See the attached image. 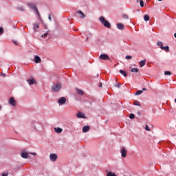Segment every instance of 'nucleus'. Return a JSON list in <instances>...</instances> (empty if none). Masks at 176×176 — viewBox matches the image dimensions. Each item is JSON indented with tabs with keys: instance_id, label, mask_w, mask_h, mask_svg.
<instances>
[{
	"instance_id": "1",
	"label": "nucleus",
	"mask_w": 176,
	"mask_h": 176,
	"mask_svg": "<svg viewBox=\"0 0 176 176\" xmlns=\"http://www.w3.org/2000/svg\"><path fill=\"white\" fill-rule=\"evenodd\" d=\"M100 22H101V23L102 25H104V26H105V28H107L108 29H110L111 28V23H109V22L108 21H106V19L104 16L100 17Z\"/></svg>"
},
{
	"instance_id": "2",
	"label": "nucleus",
	"mask_w": 176,
	"mask_h": 176,
	"mask_svg": "<svg viewBox=\"0 0 176 176\" xmlns=\"http://www.w3.org/2000/svg\"><path fill=\"white\" fill-rule=\"evenodd\" d=\"M28 6L30 8H31V10H34V11H36V12L37 13L38 16H40V12L36 6V4H34V3H28Z\"/></svg>"
},
{
	"instance_id": "3",
	"label": "nucleus",
	"mask_w": 176,
	"mask_h": 176,
	"mask_svg": "<svg viewBox=\"0 0 176 176\" xmlns=\"http://www.w3.org/2000/svg\"><path fill=\"white\" fill-rule=\"evenodd\" d=\"M157 45L160 47L161 50H164L167 52L170 51L168 45H167L166 47H164V43H162V41H157Z\"/></svg>"
},
{
	"instance_id": "4",
	"label": "nucleus",
	"mask_w": 176,
	"mask_h": 176,
	"mask_svg": "<svg viewBox=\"0 0 176 176\" xmlns=\"http://www.w3.org/2000/svg\"><path fill=\"white\" fill-rule=\"evenodd\" d=\"M61 88V84H54V85H52V91H54V92H58V91H60Z\"/></svg>"
},
{
	"instance_id": "5",
	"label": "nucleus",
	"mask_w": 176,
	"mask_h": 176,
	"mask_svg": "<svg viewBox=\"0 0 176 176\" xmlns=\"http://www.w3.org/2000/svg\"><path fill=\"white\" fill-rule=\"evenodd\" d=\"M120 153H121V157H123L124 158L126 157L127 150L126 147H124V146H123L122 148H121Z\"/></svg>"
},
{
	"instance_id": "6",
	"label": "nucleus",
	"mask_w": 176,
	"mask_h": 176,
	"mask_svg": "<svg viewBox=\"0 0 176 176\" xmlns=\"http://www.w3.org/2000/svg\"><path fill=\"white\" fill-rule=\"evenodd\" d=\"M100 59H102L103 60H109L110 58H109V55H107L106 54H102L100 56Z\"/></svg>"
},
{
	"instance_id": "7",
	"label": "nucleus",
	"mask_w": 176,
	"mask_h": 176,
	"mask_svg": "<svg viewBox=\"0 0 176 176\" xmlns=\"http://www.w3.org/2000/svg\"><path fill=\"white\" fill-rule=\"evenodd\" d=\"M50 158L51 161L55 162V161H56V160L58 158V155H57V154L52 153V154H50Z\"/></svg>"
},
{
	"instance_id": "8",
	"label": "nucleus",
	"mask_w": 176,
	"mask_h": 176,
	"mask_svg": "<svg viewBox=\"0 0 176 176\" xmlns=\"http://www.w3.org/2000/svg\"><path fill=\"white\" fill-rule=\"evenodd\" d=\"M65 102H67V99L64 96H62V98H60L59 100H58V104H64L65 103Z\"/></svg>"
},
{
	"instance_id": "9",
	"label": "nucleus",
	"mask_w": 176,
	"mask_h": 176,
	"mask_svg": "<svg viewBox=\"0 0 176 176\" xmlns=\"http://www.w3.org/2000/svg\"><path fill=\"white\" fill-rule=\"evenodd\" d=\"M9 103H10V104H11L12 106H16V102L14 98H13V97H11V98H10Z\"/></svg>"
},
{
	"instance_id": "10",
	"label": "nucleus",
	"mask_w": 176,
	"mask_h": 176,
	"mask_svg": "<svg viewBox=\"0 0 176 176\" xmlns=\"http://www.w3.org/2000/svg\"><path fill=\"white\" fill-rule=\"evenodd\" d=\"M27 82L29 84V85L36 84V81L34 78H28V80H27Z\"/></svg>"
},
{
	"instance_id": "11",
	"label": "nucleus",
	"mask_w": 176,
	"mask_h": 176,
	"mask_svg": "<svg viewBox=\"0 0 176 176\" xmlns=\"http://www.w3.org/2000/svg\"><path fill=\"white\" fill-rule=\"evenodd\" d=\"M76 116L78 118H86L85 114H84V113H82L81 111H78Z\"/></svg>"
},
{
	"instance_id": "12",
	"label": "nucleus",
	"mask_w": 176,
	"mask_h": 176,
	"mask_svg": "<svg viewBox=\"0 0 176 176\" xmlns=\"http://www.w3.org/2000/svg\"><path fill=\"white\" fill-rule=\"evenodd\" d=\"M34 62L35 63H40L41 62V58H40V56L38 55H36L34 56Z\"/></svg>"
},
{
	"instance_id": "13",
	"label": "nucleus",
	"mask_w": 176,
	"mask_h": 176,
	"mask_svg": "<svg viewBox=\"0 0 176 176\" xmlns=\"http://www.w3.org/2000/svg\"><path fill=\"white\" fill-rule=\"evenodd\" d=\"M29 153H27V151H22L21 153V157L23 158H28Z\"/></svg>"
},
{
	"instance_id": "14",
	"label": "nucleus",
	"mask_w": 176,
	"mask_h": 176,
	"mask_svg": "<svg viewBox=\"0 0 176 176\" xmlns=\"http://www.w3.org/2000/svg\"><path fill=\"white\" fill-rule=\"evenodd\" d=\"M90 129L89 125H85L82 128V132H88Z\"/></svg>"
},
{
	"instance_id": "15",
	"label": "nucleus",
	"mask_w": 176,
	"mask_h": 176,
	"mask_svg": "<svg viewBox=\"0 0 176 176\" xmlns=\"http://www.w3.org/2000/svg\"><path fill=\"white\" fill-rule=\"evenodd\" d=\"M117 28L118 29H120V30H123L124 29V26L122 23H117Z\"/></svg>"
},
{
	"instance_id": "16",
	"label": "nucleus",
	"mask_w": 176,
	"mask_h": 176,
	"mask_svg": "<svg viewBox=\"0 0 176 176\" xmlns=\"http://www.w3.org/2000/svg\"><path fill=\"white\" fill-rule=\"evenodd\" d=\"M76 94L78 95H84V92L82 89H80L79 88H76Z\"/></svg>"
},
{
	"instance_id": "17",
	"label": "nucleus",
	"mask_w": 176,
	"mask_h": 176,
	"mask_svg": "<svg viewBox=\"0 0 176 176\" xmlns=\"http://www.w3.org/2000/svg\"><path fill=\"white\" fill-rule=\"evenodd\" d=\"M54 130L57 133H61L63 132V128H60L59 126L54 128Z\"/></svg>"
},
{
	"instance_id": "18",
	"label": "nucleus",
	"mask_w": 176,
	"mask_h": 176,
	"mask_svg": "<svg viewBox=\"0 0 176 176\" xmlns=\"http://www.w3.org/2000/svg\"><path fill=\"white\" fill-rule=\"evenodd\" d=\"M146 63V60H140V62H139V65H140V67H143L144 66H145Z\"/></svg>"
},
{
	"instance_id": "19",
	"label": "nucleus",
	"mask_w": 176,
	"mask_h": 176,
	"mask_svg": "<svg viewBox=\"0 0 176 176\" xmlns=\"http://www.w3.org/2000/svg\"><path fill=\"white\" fill-rule=\"evenodd\" d=\"M78 14H80V18L83 19L85 18L86 15L82 12V11H78Z\"/></svg>"
},
{
	"instance_id": "20",
	"label": "nucleus",
	"mask_w": 176,
	"mask_h": 176,
	"mask_svg": "<svg viewBox=\"0 0 176 176\" xmlns=\"http://www.w3.org/2000/svg\"><path fill=\"white\" fill-rule=\"evenodd\" d=\"M39 28H40L39 23H34V28H33L34 31H36V29H39Z\"/></svg>"
},
{
	"instance_id": "21",
	"label": "nucleus",
	"mask_w": 176,
	"mask_h": 176,
	"mask_svg": "<svg viewBox=\"0 0 176 176\" xmlns=\"http://www.w3.org/2000/svg\"><path fill=\"white\" fill-rule=\"evenodd\" d=\"M120 73L124 76V77H127V73L124 70H120Z\"/></svg>"
},
{
	"instance_id": "22",
	"label": "nucleus",
	"mask_w": 176,
	"mask_h": 176,
	"mask_svg": "<svg viewBox=\"0 0 176 176\" xmlns=\"http://www.w3.org/2000/svg\"><path fill=\"white\" fill-rule=\"evenodd\" d=\"M144 20L145 21V22H148V21H150L149 15H144Z\"/></svg>"
},
{
	"instance_id": "23",
	"label": "nucleus",
	"mask_w": 176,
	"mask_h": 176,
	"mask_svg": "<svg viewBox=\"0 0 176 176\" xmlns=\"http://www.w3.org/2000/svg\"><path fill=\"white\" fill-rule=\"evenodd\" d=\"M107 176H117V175L113 172H108Z\"/></svg>"
},
{
	"instance_id": "24",
	"label": "nucleus",
	"mask_w": 176,
	"mask_h": 176,
	"mask_svg": "<svg viewBox=\"0 0 176 176\" xmlns=\"http://www.w3.org/2000/svg\"><path fill=\"white\" fill-rule=\"evenodd\" d=\"M131 72H132V73H138L139 69H135V68H132L131 69Z\"/></svg>"
},
{
	"instance_id": "25",
	"label": "nucleus",
	"mask_w": 176,
	"mask_h": 176,
	"mask_svg": "<svg viewBox=\"0 0 176 176\" xmlns=\"http://www.w3.org/2000/svg\"><path fill=\"white\" fill-rule=\"evenodd\" d=\"M134 104L135 106H141V103H140V102H138V100H135Z\"/></svg>"
},
{
	"instance_id": "26",
	"label": "nucleus",
	"mask_w": 176,
	"mask_h": 176,
	"mask_svg": "<svg viewBox=\"0 0 176 176\" xmlns=\"http://www.w3.org/2000/svg\"><path fill=\"white\" fill-rule=\"evenodd\" d=\"M141 94H143V91L139 90L135 92V95H141Z\"/></svg>"
},
{
	"instance_id": "27",
	"label": "nucleus",
	"mask_w": 176,
	"mask_h": 176,
	"mask_svg": "<svg viewBox=\"0 0 176 176\" xmlns=\"http://www.w3.org/2000/svg\"><path fill=\"white\" fill-rule=\"evenodd\" d=\"M135 116L133 113H131V114L129 115V118L131 119H133L135 118Z\"/></svg>"
},
{
	"instance_id": "28",
	"label": "nucleus",
	"mask_w": 176,
	"mask_h": 176,
	"mask_svg": "<svg viewBox=\"0 0 176 176\" xmlns=\"http://www.w3.org/2000/svg\"><path fill=\"white\" fill-rule=\"evenodd\" d=\"M3 33H4V29H3V28L0 27V36H1V34H3Z\"/></svg>"
},
{
	"instance_id": "29",
	"label": "nucleus",
	"mask_w": 176,
	"mask_h": 176,
	"mask_svg": "<svg viewBox=\"0 0 176 176\" xmlns=\"http://www.w3.org/2000/svg\"><path fill=\"white\" fill-rule=\"evenodd\" d=\"M171 72H164V74L166 75V76H170L171 75Z\"/></svg>"
},
{
	"instance_id": "30",
	"label": "nucleus",
	"mask_w": 176,
	"mask_h": 176,
	"mask_svg": "<svg viewBox=\"0 0 176 176\" xmlns=\"http://www.w3.org/2000/svg\"><path fill=\"white\" fill-rule=\"evenodd\" d=\"M132 56H131V55H126V56H125V59H132Z\"/></svg>"
},
{
	"instance_id": "31",
	"label": "nucleus",
	"mask_w": 176,
	"mask_h": 176,
	"mask_svg": "<svg viewBox=\"0 0 176 176\" xmlns=\"http://www.w3.org/2000/svg\"><path fill=\"white\" fill-rule=\"evenodd\" d=\"M140 7H144V3L143 0H140Z\"/></svg>"
},
{
	"instance_id": "32",
	"label": "nucleus",
	"mask_w": 176,
	"mask_h": 176,
	"mask_svg": "<svg viewBox=\"0 0 176 176\" xmlns=\"http://www.w3.org/2000/svg\"><path fill=\"white\" fill-rule=\"evenodd\" d=\"M115 87H116L117 88H120L121 84H120L119 82H118L117 84L115 85Z\"/></svg>"
},
{
	"instance_id": "33",
	"label": "nucleus",
	"mask_w": 176,
	"mask_h": 176,
	"mask_svg": "<svg viewBox=\"0 0 176 176\" xmlns=\"http://www.w3.org/2000/svg\"><path fill=\"white\" fill-rule=\"evenodd\" d=\"M18 10H19V11H22V12L24 11L23 7H18Z\"/></svg>"
},
{
	"instance_id": "34",
	"label": "nucleus",
	"mask_w": 176,
	"mask_h": 176,
	"mask_svg": "<svg viewBox=\"0 0 176 176\" xmlns=\"http://www.w3.org/2000/svg\"><path fill=\"white\" fill-rule=\"evenodd\" d=\"M145 129L146 131H151V129L149 128L148 125H146Z\"/></svg>"
},
{
	"instance_id": "35",
	"label": "nucleus",
	"mask_w": 176,
	"mask_h": 176,
	"mask_svg": "<svg viewBox=\"0 0 176 176\" xmlns=\"http://www.w3.org/2000/svg\"><path fill=\"white\" fill-rule=\"evenodd\" d=\"M48 19L52 21V14H50L49 16H48Z\"/></svg>"
},
{
	"instance_id": "36",
	"label": "nucleus",
	"mask_w": 176,
	"mask_h": 176,
	"mask_svg": "<svg viewBox=\"0 0 176 176\" xmlns=\"http://www.w3.org/2000/svg\"><path fill=\"white\" fill-rule=\"evenodd\" d=\"M47 34V33H45L44 34H42L41 37H46Z\"/></svg>"
},
{
	"instance_id": "37",
	"label": "nucleus",
	"mask_w": 176,
	"mask_h": 176,
	"mask_svg": "<svg viewBox=\"0 0 176 176\" xmlns=\"http://www.w3.org/2000/svg\"><path fill=\"white\" fill-rule=\"evenodd\" d=\"M8 173H2V176H8Z\"/></svg>"
},
{
	"instance_id": "38",
	"label": "nucleus",
	"mask_w": 176,
	"mask_h": 176,
	"mask_svg": "<svg viewBox=\"0 0 176 176\" xmlns=\"http://www.w3.org/2000/svg\"><path fill=\"white\" fill-rule=\"evenodd\" d=\"M13 43H14V44L15 45H18L17 41H13Z\"/></svg>"
},
{
	"instance_id": "39",
	"label": "nucleus",
	"mask_w": 176,
	"mask_h": 176,
	"mask_svg": "<svg viewBox=\"0 0 176 176\" xmlns=\"http://www.w3.org/2000/svg\"><path fill=\"white\" fill-rule=\"evenodd\" d=\"M1 76H3V77H6V74H5L4 73H1Z\"/></svg>"
},
{
	"instance_id": "40",
	"label": "nucleus",
	"mask_w": 176,
	"mask_h": 176,
	"mask_svg": "<svg viewBox=\"0 0 176 176\" xmlns=\"http://www.w3.org/2000/svg\"><path fill=\"white\" fill-rule=\"evenodd\" d=\"M124 18L128 19L129 16L127 15H124Z\"/></svg>"
},
{
	"instance_id": "41",
	"label": "nucleus",
	"mask_w": 176,
	"mask_h": 176,
	"mask_svg": "<svg viewBox=\"0 0 176 176\" xmlns=\"http://www.w3.org/2000/svg\"><path fill=\"white\" fill-rule=\"evenodd\" d=\"M142 91L143 92V91H147V89H146V88H142Z\"/></svg>"
},
{
	"instance_id": "42",
	"label": "nucleus",
	"mask_w": 176,
	"mask_h": 176,
	"mask_svg": "<svg viewBox=\"0 0 176 176\" xmlns=\"http://www.w3.org/2000/svg\"><path fill=\"white\" fill-rule=\"evenodd\" d=\"M99 87L101 88L102 87V83L100 82V84H99Z\"/></svg>"
},
{
	"instance_id": "43",
	"label": "nucleus",
	"mask_w": 176,
	"mask_h": 176,
	"mask_svg": "<svg viewBox=\"0 0 176 176\" xmlns=\"http://www.w3.org/2000/svg\"><path fill=\"white\" fill-rule=\"evenodd\" d=\"M33 155H36V153H31Z\"/></svg>"
},
{
	"instance_id": "44",
	"label": "nucleus",
	"mask_w": 176,
	"mask_h": 176,
	"mask_svg": "<svg viewBox=\"0 0 176 176\" xmlns=\"http://www.w3.org/2000/svg\"><path fill=\"white\" fill-rule=\"evenodd\" d=\"M174 36H175V38H176V33H175Z\"/></svg>"
},
{
	"instance_id": "45",
	"label": "nucleus",
	"mask_w": 176,
	"mask_h": 176,
	"mask_svg": "<svg viewBox=\"0 0 176 176\" xmlns=\"http://www.w3.org/2000/svg\"><path fill=\"white\" fill-rule=\"evenodd\" d=\"M163 0H158V1H162Z\"/></svg>"
},
{
	"instance_id": "46",
	"label": "nucleus",
	"mask_w": 176,
	"mask_h": 176,
	"mask_svg": "<svg viewBox=\"0 0 176 176\" xmlns=\"http://www.w3.org/2000/svg\"><path fill=\"white\" fill-rule=\"evenodd\" d=\"M139 2V1L138 0H137V3H138Z\"/></svg>"
},
{
	"instance_id": "47",
	"label": "nucleus",
	"mask_w": 176,
	"mask_h": 176,
	"mask_svg": "<svg viewBox=\"0 0 176 176\" xmlns=\"http://www.w3.org/2000/svg\"><path fill=\"white\" fill-rule=\"evenodd\" d=\"M175 103H176V99H175Z\"/></svg>"
}]
</instances>
